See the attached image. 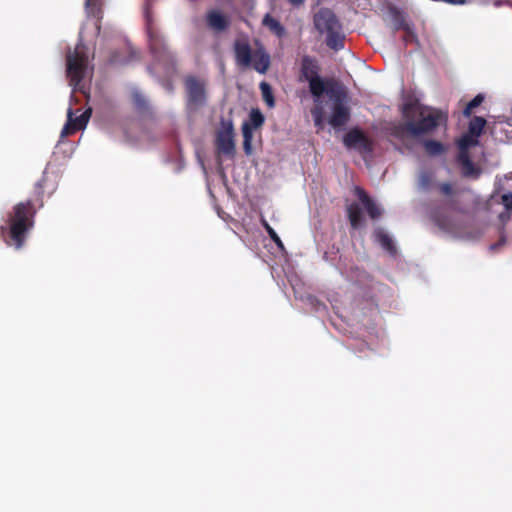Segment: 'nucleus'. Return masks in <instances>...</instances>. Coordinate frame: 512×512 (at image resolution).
<instances>
[{
    "mask_svg": "<svg viewBox=\"0 0 512 512\" xmlns=\"http://www.w3.org/2000/svg\"><path fill=\"white\" fill-rule=\"evenodd\" d=\"M43 186L44 179H41L35 185L34 198L15 204L7 213L5 224L0 227V236L7 245L15 249L24 246L34 227L37 210L43 207Z\"/></svg>",
    "mask_w": 512,
    "mask_h": 512,
    "instance_id": "1",
    "label": "nucleus"
},
{
    "mask_svg": "<svg viewBox=\"0 0 512 512\" xmlns=\"http://www.w3.org/2000/svg\"><path fill=\"white\" fill-rule=\"evenodd\" d=\"M401 114L404 122L394 124L389 128V135L401 142L431 133L447 121L446 114L440 110L423 106L417 99L405 102Z\"/></svg>",
    "mask_w": 512,
    "mask_h": 512,
    "instance_id": "2",
    "label": "nucleus"
},
{
    "mask_svg": "<svg viewBox=\"0 0 512 512\" xmlns=\"http://www.w3.org/2000/svg\"><path fill=\"white\" fill-rule=\"evenodd\" d=\"M319 72L318 61L309 55H304L300 64V79L309 83V90L314 102H318L325 93L330 94L332 92L330 89L337 86L333 79L320 77Z\"/></svg>",
    "mask_w": 512,
    "mask_h": 512,
    "instance_id": "3",
    "label": "nucleus"
},
{
    "mask_svg": "<svg viewBox=\"0 0 512 512\" xmlns=\"http://www.w3.org/2000/svg\"><path fill=\"white\" fill-rule=\"evenodd\" d=\"M314 24L320 33H326V44L334 50L344 47V36L341 33V24L335 14L328 10L319 11L314 17Z\"/></svg>",
    "mask_w": 512,
    "mask_h": 512,
    "instance_id": "4",
    "label": "nucleus"
},
{
    "mask_svg": "<svg viewBox=\"0 0 512 512\" xmlns=\"http://www.w3.org/2000/svg\"><path fill=\"white\" fill-rule=\"evenodd\" d=\"M67 77L69 78L70 85L75 90L83 91L82 80L85 77L88 56L85 51V46L80 43L76 46L73 52H69L67 55Z\"/></svg>",
    "mask_w": 512,
    "mask_h": 512,
    "instance_id": "5",
    "label": "nucleus"
},
{
    "mask_svg": "<svg viewBox=\"0 0 512 512\" xmlns=\"http://www.w3.org/2000/svg\"><path fill=\"white\" fill-rule=\"evenodd\" d=\"M332 92L328 94L333 98V105L331 115L329 116L328 123L335 129L345 126L351 118L350 108L345 103L347 97L346 92L340 86L330 89Z\"/></svg>",
    "mask_w": 512,
    "mask_h": 512,
    "instance_id": "6",
    "label": "nucleus"
},
{
    "mask_svg": "<svg viewBox=\"0 0 512 512\" xmlns=\"http://www.w3.org/2000/svg\"><path fill=\"white\" fill-rule=\"evenodd\" d=\"M146 30L148 35L149 48L154 58L157 61H165L168 64H171L173 67L175 65V57L173 53L167 47L164 38L160 35V33L153 27L152 19L149 13H146Z\"/></svg>",
    "mask_w": 512,
    "mask_h": 512,
    "instance_id": "7",
    "label": "nucleus"
},
{
    "mask_svg": "<svg viewBox=\"0 0 512 512\" xmlns=\"http://www.w3.org/2000/svg\"><path fill=\"white\" fill-rule=\"evenodd\" d=\"M184 86L187 96L186 105L189 110H198L206 104V81L204 79L189 75L184 80Z\"/></svg>",
    "mask_w": 512,
    "mask_h": 512,
    "instance_id": "8",
    "label": "nucleus"
},
{
    "mask_svg": "<svg viewBox=\"0 0 512 512\" xmlns=\"http://www.w3.org/2000/svg\"><path fill=\"white\" fill-rule=\"evenodd\" d=\"M343 144L347 149H355L361 154H371L374 149V142L361 129L354 127L343 137Z\"/></svg>",
    "mask_w": 512,
    "mask_h": 512,
    "instance_id": "9",
    "label": "nucleus"
},
{
    "mask_svg": "<svg viewBox=\"0 0 512 512\" xmlns=\"http://www.w3.org/2000/svg\"><path fill=\"white\" fill-rule=\"evenodd\" d=\"M216 147L219 153L234 156V126L231 120H221V127L216 135Z\"/></svg>",
    "mask_w": 512,
    "mask_h": 512,
    "instance_id": "10",
    "label": "nucleus"
},
{
    "mask_svg": "<svg viewBox=\"0 0 512 512\" xmlns=\"http://www.w3.org/2000/svg\"><path fill=\"white\" fill-rule=\"evenodd\" d=\"M264 116L259 109H253L249 114V120L242 124L243 148L247 155L252 152L253 130L259 128L264 123Z\"/></svg>",
    "mask_w": 512,
    "mask_h": 512,
    "instance_id": "11",
    "label": "nucleus"
},
{
    "mask_svg": "<svg viewBox=\"0 0 512 512\" xmlns=\"http://www.w3.org/2000/svg\"><path fill=\"white\" fill-rule=\"evenodd\" d=\"M73 115L74 112L72 108H69L67 112V122L61 131L62 138L73 135L77 131L84 129L90 119L91 109H87L77 117Z\"/></svg>",
    "mask_w": 512,
    "mask_h": 512,
    "instance_id": "12",
    "label": "nucleus"
},
{
    "mask_svg": "<svg viewBox=\"0 0 512 512\" xmlns=\"http://www.w3.org/2000/svg\"><path fill=\"white\" fill-rule=\"evenodd\" d=\"M236 64L247 68L251 66L254 51H252L248 38H237L233 44Z\"/></svg>",
    "mask_w": 512,
    "mask_h": 512,
    "instance_id": "13",
    "label": "nucleus"
},
{
    "mask_svg": "<svg viewBox=\"0 0 512 512\" xmlns=\"http://www.w3.org/2000/svg\"><path fill=\"white\" fill-rule=\"evenodd\" d=\"M205 23L211 31L221 33L230 27L231 21L229 16L220 10L211 9L205 14Z\"/></svg>",
    "mask_w": 512,
    "mask_h": 512,
    "instance_id": "14",
    "label": "nucleus"
},
{
    "mask_svg": "<svg viewBox=\"0 0 512 512\" xmlns=\"http://www.w3.org/2000/svg\"><path fill=\"white\" fill-rule=\"evenodd\" d=\"M355 192L371 219H377L382 215L380 207L369 197L365 190L356 187Z\"/></svg>",
    "mask_w": 512,
    "mask_h": 512,
    "instance_id": "15",
    "label": "nucleus"
},
{
    "mask_svg": "<svg viewBox=\"0 0 512 512\" xmlns=\"http://www.w3.org/2000/svg\"><path fill=\"white\" fill-rule=\"evenodd\" d=\"M270 55L263 47L256 49L253 53L251 66L260 74H265L270 68Z\"/></svg>",
    "mask_w": 512,
    "mask_h": 512,
    "instance_id": "16",
    "label": "nucleus"
},
{
    "mask_svg": "<svg viewBox=\"0 0 512 512\" xmlns=\"http://www.w3.org/2000/svg\"><path fill=\"white\" fill-rule=\"evenodd\" d=\"M458 162L462 166L464 177L478 178L480 176L481 169L472 162L468 152H459Z\"/></svg>",
    "mask_w": 512,
    "mask_h": 512,
    "instance_id": "17",
    "label": "nucleus"
},
{
    "mask_svg": "<svg viewBox=\"0 0 512 512\" xmlns=\"http://www.w3.org/2000/svg\"><path fill=\"white\" fill-rule=\"evenodd\" d=\"M373 237L374 240L389 254H396L397 250L393 240L382 228H376L373 232Z\"/></svg>",
    "mask_w": 512,
    "mask_h": 512,
    "instance_id": "18",
    "label": "nucleus"
},
{
    "mask_svg": "<svg viewBox=\"0 0 512 512\" xmlns=\"http://www.w3.org/2000/svg\"><path fill=\"white\" fill-rule=\"evenodd\" d=\"M347 216L352 228L357 229L362 224V211L357 203H352L347 207Z\"/></svg>",
    "mask_w": 512,
    "mask_h": 512,
    "instance_id": "19",
    "label": "nucleus"
},
{
    "mask_svg": "<svg viewBox=\"0 0 512 512\" xmlns=\"http://www.w3.org/2000/svg\"><path fill=\"white\" fill-rule=\"evenodd\" d=\"M262 24L266 26L277 37L281 38L285 35L284 26L270 14H266L263 18Z\"/></svg>",
    "mask_w": 512,
    "mask_h": 512,
    "instance_id": "20",
    "label": "nucleus"
},
{
    "mask_svg": "<svg viewBox=\"0 0 512 512\" xmlns=\"http://www.w3.org/2000/svg\"><path fill=\"white\" fill-rule=\"evenodd\" d=\"M311 115L314 120V125L318 129H323V127H324V107L320 100L318 102H315V106L311 109Z\"/></svg>",
    "mask_w": 512,
    "mask_h": 512,
    "instance_id": "21",
    "label": "nucleus"
},
{
    "mask_svg": "<svg viewBox=\"0 0 512 512\" xmlns=\"http://www.w3.org/2000/svg\"><path fill=\"white\" fill-rule=\"evenodd\" d=\"M425 152L430 156H437L445 151L444 145L436 140H426L423 143Z\"/></svg>",
    "mask_w": 512,
    "mask_h": 512,
    "instance_id": "22",
    "label": "nucleus"
},
{
    "mask_svg": "<svg viewBox=\"0 0 512 512\" xmlns=\"http://www.w3.org/2000/svg\"><path fill=\"white\" fill-rule=\"evenodd\" d=\"M486 125V120L483 117L475 116L469 123L468 132L475 137H479Z\"/></svg>",
    "mask_w": 512,
    "mask_h": 512,
    "instance_id": "23",
    "label": "nucleus"
},
{
    "mask_svg": "<svg viewBox=\"0 0 512 512\" xmlns=\"http://www.w3.org/2000/svg\"><path fill=\"white\" fill-rule=\"evenodd\" d=\"M259 87L262 93L263 100L268 105V107L273 108L275 106V99L270 84L265 81H262Z\"/></svg>",
    "mask_w": 512,
    "mask_h": 512,
    "instance_id": "24",
    "label": "nucleus"
},
{
    "mask_svg": "<svg viewBox=\"0 0 512 512\" xmlns=\"http://www.w3.org/2000/svg\"><path fill=\"white\" fill-rule=\"evenodd\" d=\"M85 5L89 15L98 19L102 17V0H86Z\"/></svg>",
    "mask_w": 512,
    "mask_h": 512,
    "instance_id": "25",
    "label": "nucleus"
},
{
    "mask_svg": "<svg viewBox=\"0 0 512 512\" xmlns=\"http://www.w3.org/2000/svg\"><path fill=\"white\" fill-rule=\"evenodd\" d=\"M478 144V138L469 132L461 137L458 142L460 152H467L468 148Z\"/></svg>",
    "mask_w": 512,
    "mask_h": 512,
    "instance_id": "26",
    "label": "nucleus"
},
{
    "mask_svg": "<svg viewBox=\"0 0 512 512\" xmlns=\"http://www.w3.org/2000/svg\"><path fill=\"white\" fill-rule=\"evenodd\" d=\"M433 176L428 171H422L418 177V185L423 190H429L432 186Z\"/></svg>",
    "mask_w": 512,
    "mask_h": 512,
    "instance_id": "27",
    "label": "nucleus"
},
{
    "mask_svg": "<svg viewBox=\"0 0 512 512\" xmlns=\"http://www.w3.org/2000/svg\"><path fill=\"white\" fill-rule=\"evenodd\" d=\"M484 101V96L482 94H478L476 95L465 107L464 111H463V114L466 116V117H469L472 113V111L480 106L482 104V102Z\"/></svg>",
    "mask_w": 512,
    "mask_h": 512,
    "instance_id": "28",
    "label": "nucleus"
},
{
    "mask_svg": "<svg viewBox=\"0 0 512 512\" xmlns=\"http://www.w3.org/2000/svg\"><path fill=\"white\" fill-rule=\"evenodd\" d=\"M263 227L265 228L266 232L268 233L271 240L279 247L284 248L283 242L281 241L278 234L275 232V230L267 223V221L262 220Z\"/></svg>",
    "mask_w": 512,
    "mask_h": 512,
    "instance_id": "29",
    "label": "nucleus"
},
{
    "mask_svg": "<svg viewBox=\"0 0 512 512\" xmlns=\"http://www.w3.org/2000/svg\"><path fill=\"white\" fill-rule=\"evenodd\" d=\"M437 189L442 195L447 196V197H451L455 193L453 186L450 182L439 183L437 185Z\"/></svg>",
    "mask_w": 512,
    "mask_h": 512,
    "instance_id": "30",
    "label": "nucleus"
},
{
    "mask_svg": "<svg viewBox=\"0 0 512 512\" xmlns=\"http://www.w3.org/2000/svg\"><path fill=\"white\" fill-rule=\"evenodd\" d=\"M446 205H447L448 209L451 211L458 212V213H464V209L453 198L449 199L447 201Z\"/></svg>",
    "mask_w": 512,
    "mask_h": 512,
    "instance_id": "31",
    "label": "nucleus"
},
{
    "mask_svg": "<svg viewBox=\"0 0 512 512\" xmlns=\"http://www.w3.org/2000/svg\"><path fill=\"white\" fill-rule=\"evenodd\" d=\"M502 202L508 209H512V193L502 195Z\"/></svg>",
    "mask_w": 512,
    "mask_h": 512,
    "instance_id": "32",
    "label": "nucleus"
},
{
    "mask_svg": "<svg viewBox=\"0 0 512 512\" xmlns=\"http://www.w3.org/2000/svg\"><path fill=\"white\" fill-rule=\"evenodd\" d=\"M134 102L139 109H142L146 106V101L139 94L134 95Z\"/></svg>",
    "mask_w": 512,
    "mask_h": 512,
    "instance_id": "33",
    "label": "nucleus"
},
{
    "mask_svg": "<svg viewBox=\"0 0 512 512\" xmlns=\"http://www.w3.org/2000/svg\"><path fill=\"white\" fill-rule=\"evenodd\" d=\"M505 126H509V124L502 123V122L495 124L493 127V133L497 134L498 131L505 132L506 131Z\"/></svg>",
    "mask_w": 512,
    "mask_h": 512,
    "instance_id": "34",
    "label": "nucleus"
},
{
    "mask_svg": "<svg viewBox=\"0 0 512 512\" xmlns=\"http://www.w3.org/2000/svg\"><path fill=\"white\" fill-rule=\"evenodd\" d=\"M504 243H505V238L502 237L497 243H494V244L490 245V250L495 251L500 246L504 245Z\"/></svg>",
    "mask_w": 512,
    "mask_h": 512,
    "instance_id": "35",
    "label": "nucleus"
},
{
    "mask_svg": "<svg viewBox=\"0 0 512 512\" xmlns=\"http://www.w3.org/2000/svg\"><path fill=\"white\" fill-rule=\"evenodd\" d=\"M289 2H290L291 4H293V5L298 6V5L303 4L304 0H289Z\"/></svg>",
    "mask_w": 512,
    "mask_h": 512,
    "instance_id": "36",
    "label": "nucleus"
},
{
    "mask_svg": "<svg viewBox=\"0 0 512 512\" xmlns=\"http://www.w3.org/2000/svg\"><path fill=\"white\" fill-rule=\"evenodd\" d=\"M433 218H434L435 222L437 223V225H439L441 227L443 226L441 220L439 219V217L436 214L433 215Z\"/></svg>",
    "mask_w": 512,
    "mask_h": 512,
    "instance_id": "37",
    "label": "nucleus"
}]
</instances>
